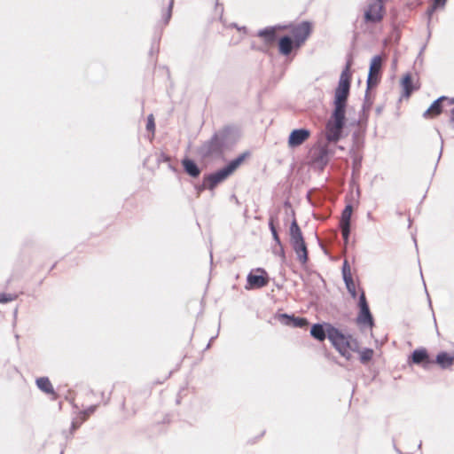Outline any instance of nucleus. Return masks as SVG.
<instances>
[{
	"label": "nucleus",
	"mask_w": 454,
	"mask_h": 454,
	"mask_svg": "<svg viewBox=\"0 0 454 454\" xmlns=\"http://www.w3.org/2000/svg\"><path fill=\"white\" fill-rule=\"evenodd\" d=\"M350 63L341 72L338 87L335 90L334 109L325 125V137L329 143L338 142L346 122V104L350 88Z\"/></svg>",
	"instance_id": "f257e3e1"
},
{
	"label": "nucleus",
	"mask_w": 454,
	"mask_h": 454,
	"mask_svg": "<svg viewBox=\"0 0 454 454\" xmlns=\"http://www.w3.org/2000/svg\"><path fill=\"white\" fill-rule=\"evenodd\" d=\"M329 341L339 354L347 360L352 357V351H358L359 343L357 340L340 328L333 326L329 336Z\"/></svg>",
	"instance_id": "f03ea898"
},
{
	"label": "nucleus",
	"mask_w": 454,
	"mask_h": 454,
	"mask_svg": "<svg viewBox=\"0 0 454 454\" xmlns=\"http://www.w3.org/2000/svg\"><path fill=\"white\" fill-rule=\"evenodd\" d=\"M290 243L294 250L297 259L301 264L308 262V249L301 232L296 220L294 219L289 229Z\"/></svg>",
	"instance_id": "7ed1b4c3"
},
{
	"label": "nucleus",
	"mask_w": 454,
	"mask_h": 454,
	"mask_svg": "<svg viewBox=\"0 0 454 454\" xmlns=\"http://www.w3.org/2000/svg\"><path fill=\"white\" fill-rule=\"evenodd\" d=\"M243 161V156H239V158L233 160L230 162L226 167L218 170L217 172L209 175L205 179V186L209 190H214L215 187L223 180H225L230 175H231L241 164Z\"/></svg>",
	"instance_id": "20e7f679"
},
{
	"label": "nucleus",
	"mask_w": 454,
	"mask_h": 454,
	"mask_svg": "<svg viewBox=\"0 0 454 454\" xmlns=\"http://www.w3.org/2000/svg\"><path fill=\"white\" fill-rule=\"evenodd\" d=\"M225 140L223 133H218L212 137V138L204 143L200 148V153L202 157H210L219 155L223 152V147Z\"/></svg>",
	"instance_id": "39448f33"
},
{
	"label": "nucleus",
	"mask_w": 454,
	"mask_h": 454,
	"mask_svg": "<svg viewBox=\"0 0 454 454\" xmlns=\"http://www.w3.org/2000/svg\"><path fill=\"white\" fill-rule=\"evenodd\" d=\"M382 67V59L380 56H374L370 64L369 74L367 78L368 89L374 87L378 84L380 77V71Z\"/></svg>",
	"instance_id": "423d86ee"
},
{
	"label": "nucleus",
	"mask_w": 454,
	"mask_h": 454,
	"mask_svg": "<svg viewBox=\"0 0 454 454\" xmlns=\"http://www.w3.org/2000/svg\"><path fill=\"white\" fill-rule=\"evenodd\" d=\"M333 325L326 322L317 323L310 327V335L318 341H324L325 339L329 340Z\"/></svg>",
	"instance_id": "0eeeda50"
},
{
	"label": "nucleus",
	"mask_w": 454,
	"mask_h": 454,
	"mask_svg": "<svg viewBox=\"0 0 454 454\" xmlns=\"http://www.w3.org/2000/svg\"><path fill=\"white\" fill-rule=\"evenodd\" d=\"M294 314H276L273 320L275 323H279L283 325L291 327H303L308 324L307 319L301 317H295Z\"/></svg>",
	"instance_id": "6e6552de"
},
{
	"label": "nucleus",
	"mask_w": 454,
	"mask_h": 454,
	"mask_svg": "<svg viewBox=\"0 0 454 454\" xmlns=\"http://www.w3.org/2000/svg\"><path fill=\"white\" fill-rule=\"evenodd\" d=\"M310 137V131L306 129H294L288 137V146L295 148L302 145Z\"/></svg>",
	"instance_id": "1a4fd4ad"
},
{
	"label": "nucleus",
	"mask_w": 454,
	"mask_h": 454,
	"mask_svg": "<svg viewBox=\"0 0 454 454\" xmlns=\"http://www.w3.org/2000/svg\"><path fill=\"white\" fill-rule=\"evenodd\" d=\"M311 32V26L309 22L304 21L295 27L292 33L295 40L296 45L299 47L309 37Z\"/></svg>",
	"instance_id": "9d476101"
},
{
	"label": "nucleus",
	"mask_w": 454,
	"mask_h": 454,
	"mask_svg": "<svg viewBox=\"0 0 454 454\" xmlns=\"http://www.w3.org/2000/svg\"><path fill=\"white\" fill-rule=\"evenodd\" d=\"M256 272H259V275L250 273L247 276V284L250 288H260L268 284L267 273L265 270L262 269H257Z\"/></svg>",
	"instance_id": "9b49d317"
},
{
	"label": "nucleus",
	"mask_w": 454,
	"mask_h": 454,
	"mask_svg": "<svg viewBox=\"0 0 454 454\" xmlns=\"http://www.w3.org/2000/svg\"><path fill=\"white\" fill-rule=\"evenodd\" d=\"M352 214V206L348 205L346 206L345 209L343 210L341 214V219H340V227L342 231V236L347 242L348 239V235L350 231V218Z\"/></svg>",
	"instance_id": "f8f14e48"
},
{
	"label": "nucleus",
	"mask_w": 454,
	"mask_h": 454,
	"mask_svg": "<svg viewBox=\"0 0 454 454\" xmlns=\"http://www.w3.org/2000/svg\"><path fill=\"white\" fill-rule=\"evenodd\" d=\"M411 361L413 364H421L425 369L429 368L433 363L426 349H416L411 354Z\"/></svg>",
	"instance_id": "ddd939ff"
},
{
	"label": "nucleus",
	"mask_w": 454,
	"mask_h": 454,
	"mask_svg": "<svg viewBox=\"0 0 454 454\" xmlns=\"http://www.w3.org/2000/svg\"><path fill=\"white\" fill-rule=\"evenodd\" d=\"M356 321L362 332L369 331L372 336V327L374 325L372 314H358Z\"/></svg>",
	"instance_id": "4468645a"
},
{
	"label": "nucleus",
	"mask_w": 454,
	"mask_h": 454,
	"mask_svg": "<svg viewBox=\"0 0 454 454\" xmlns=\"http://www.w3.org/2000/svg\"><path fill=\"white\" fill-rule=\"evenodd\" d=\"M281 27H270L258 32V36L262 38L267 45L272 44L277 39V30Z\"/></svg>",
	"instance_id": "2eb2a0df"
},
{
	"label": "nucleus",
	"mask_w": 454,
	"mask_h": 454,
	"mask_svg": "<svg viewBox=\"0 0 454 454\" xmlns=\"http://www.w3.org/2000/svg\"><path fill=\"white\" fill-rule=\"evenodd\" d=\"M443 101H448L450 104L454 103V99H449L447 97H441L431 105V106L426 111L424 115L434 117L440 114L442 112L441 104Z\"/></svg>",
	"instance_id": "dca6fc26"
},
{
	"label": "nucleus",
	"mask_w": 454,
	"mask_h": 454,
	"mask_svg": "<svg viewBox=\"0 0 454 454\" xmlns=\"http://www.w3.org/2000/svg\"><path fill=\"white\" fill-rule=\"evenodd\" d=\"M435 363L442 369H448L454 364V356H450L446 352H441L436 356Z\"/></svg>",
	"instance_id": "f3484780"
},
{
	"label": "nucleus",
	"mask_w": 454,
	"mask_h": 454,
	"mask_svg": "<svg viewBox=\"0 0 454 454\" xmlns=\"http://www.w3.org/2000/svg\"><path fill=\"white\" fill-rule=\"evenodd\" d=\"M402 88L403 90V95L407 98L410 97L413 90L419 89V86L413 85L411 81V75L410 74H406L401 82Z\"/></svg>",
	"instance_id": "a211bd4d"
},
{
	"label": "nucleus",
	"mask_w": 454,
	"mask_h": 454,
	"mask_svg": "<svg viewBox=\"0 0 454 454\" xmlns=\"http://www.w3.org/2000/svg\"><path fill=\"white\" fill-rule=\"evenodd\" d=\"M182 164L186 173H188L191 176L196 177L200 175V168L192 160L184 159L183 160Z\"/></svg>",
	"instance_id": "6ab92c4d"
},
{
	"label": "nucleus",
	"mask_w": 454,
	"mask_h": 454,
	"mask_svg": "<svg viewBox=\"0 0 454 454\" xmlns=\"http://www.w3.org/2000/svg\"><path fill=\"white\" fill-rule=\"evenodd\" d=\"M36 385L40 390L46 394H54L53 387L47 377H41L36 380Z\"/></svg>",
	"instance_id": "aec40b11"
},
{
	"label": "nucleus",
	"mask_w": 454,
	"mask_h": 454,
	"mask_svg": "<svg viewBox=\"0 0 454 454\" xmlns=\"http://www.w3.org/2000/svg\"><path fill=\"white\" fill-rule=\"evenodd\" d=\"M279 51L283 55H288L292 51L293 42L288 36H284L279 41Z\"/></svg>",
	"instance_id": "412c9836"
},
{
	"label": "nucleus",
	"mask_w": 454,
	"mask_h": 454,
	"mask_svg": "<svg viewBox=\"0 0 454 454\" xmlns=\"http://www.w3.org/2000/svg\"><path fill=\"white\" fill-rule=\"evenodd\" d=\"M342 273H343V278H344L346 286H347L348 292L350 293V294L355 298L356 295V286L352 279V277H351L350 273H348L347 271H345V269H342Z\"/></svg>",
	"instance_id": "4be33fe9"
},
{
	"label": "nucleus",
	"mask_w": 454,
	"mask_h": 454,
	"mask_svg": "<svg viewBox=\"0 0 454 454\" xmlns=\"http://www.w3.org/2000/svg\"><path fill=\"white\" fill-rule=\"evenodd\" d=\"M357 353H359L360 355V362L362 364H366L368 363L370 360H372V356H373V354H374V351L373 349L372 348H364L362 350H360L358 348V351H356Z\"/></svg>",
	"instance_id": "5701e85b"
},
{
	"label": "nucleus",
	"mask_w": 454,
	"mask_h": 454,
	"mask_svg": "<svg viewBox=\"0 0 454 454\" xmlns=\"http://www.w3.org/2000/svg\"><path fill=\"white\" fill-rule=\"evenodd\" d=\"M358 306L360 308V312H370L369 306L367 304L364 292H362L359 296Z\"/></svg>",
	"instance_id": "b1692460"
},
{
	"label": "nucleus",
	"mask_w": 454,
	"mask_h": 454,
	"mask_svg": "<svg viewBox=\"0 0 454 454\" xmlns=\"http://www.w3.org/2000/svg\"><path fill=\"white\" fill-rule=\"evenodd\" d=\"M96 409H97V405H91V406L88 407L87 409H85L84 411H81L80 412L81 419H82V421H85L90 415L94 413Z\"/></svg>",
	"instance_id": "393cba45"
},
{
	"label": "nucleus",
	"mask_w": 454,
	"mask_h": 454,
	"mask_svg": "<svg viewBox=\"0 0 454 454\" xmlns=\"http://www.w3.org/2000/svg\"><path fill=\"white\" fill-rule=\"evenodd\" d=\"M269 225H270V231H271V233H272V236H273L274 240H275V241L277 242V244L280 247V248H282L281 242H280L279 237H278V232H277V231H276V228H275V226H274V223H273V220H272V219H270Z\"/></svg>",
	"instance_id": "a878e982"
},
{
	"label": "nucleus",
	"mask_w": 454,
	"mask_h": 454,
	"mask_svg": "<svg viewBox=\"0 0 454 454\" xmlns=\"http://www.w3.org/2000/svg\"><path fill=\"white\" fill-rule=\"evenodd\" d=\"M447 0H434V4L428 9V15L431 16L437 6H444Z\"/></svg>",
	"instance_id": "bb28decb"
},
{
	"label": "nucleus",
	"mask_w": 454,
	"mask_h": 454,
	"mask_svg": "<svg viewBox=\"0 0 454 454\" xmlns=\"http://www.w3.org/2000/svg\"><path fill=\"white\" fill-rule=\"evenodd\" d=\"M15 298H16V296L12 295V294H0V302L6 303L8 301H13Z\"/></svg>",
	"instance_id": "cd10ccee"
},
{
	"label": "nucleus",
	"mask_w": 454,
	"mask_h": 454,
	"mask_svg": "<svg viewBox=\"0 0 454 454\" xmlns=\"http://www.w3.org/2000/svg\"><path fill=\"white\" fill-rule=\"evenodd\" d=\"M146 129L148 130L154 131L155 124H154V119H153V114H150L148 116Z\"/></svg>",
	"instance_id": "c85d7f7f"
},
{
	"label": "nucleus",
	"mask_w": 454,
	"mask_h": 454,
	"mask_svg": "<svg viewBox=\"0 0 454 454\" xmlns=\"http://www.w3.org/2000/svg\"><path fill=\"white\" fill-rule=\"evenodd\" d=\"M327 155V150L325 148H321L318 152L317 160L321 161H325Z\"/></svg>",
	"instance_id": "c756f323"
},
{
	"label": "nucleus",
	"mask_w": 454,
	"mask_h": 454,
	"mask_svg": "<svg viewBox=\"0 0 454 454\" xmlns=\"http://www.w3.org/2000/svg\"><path fill=\"white\" fill-rule=\"evenodd\" d=\"M219 330H220V321L218 322L217 333H216V334L215 336H212L210 338V340H209L208 344L206 347L207 349L210 348V345H211L212 341L217 337Z\"/></svg>",
	"instance_id": "7c9ffc66"
},
{
	"label": "nucleus",
	"mask_w": 454,
	"mask_h": 454,
	"mask_svg": "<svg viewBox=\"0 0 454 454\" xmlns=\"http://www.w3.org/2000/svg\"><path fill=\"white\" fill-rule=\"evenodd\" d=\"M343 269H345V271H347L348 273H350V269L347 262H344Z\"/></svg>",
	"instance_id": "2f4dec72"
},
{
	"label": "nucleus",
	"mask_w": 454,
	"mask_h": 454,
	"mask_svg": "<svg viewBox=\"0 0 454 454\" xmlns=\"http://www.w3.org/2000/svg\"><path fill=\"white\" fill-rule=\"evenodd\" d=\"M80 426V424L76 423L75 421H73L72 422V430H75L76 428H78Z\"/></svg>",
	"instance_id": "473e14b6"
}]
</instances>
